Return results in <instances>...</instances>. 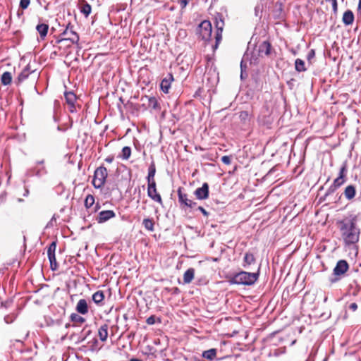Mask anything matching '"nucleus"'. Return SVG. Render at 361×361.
<instances>
[{
	"label": "nucleus",
	"mask_w": 361,
	"mask_h": 361,
	"mask_svg": "<svg viewBox=\"0 0 361 361\" xmlns=\"http://www.w3.org/2000/svg\"><path fill=\"white\" fill-rule=\"evenodd\" d=\"M216 355V350L211 348L202 353V357L205 359L212 360Z\"/></svg>",
	"instance_id": "30"
},
{
	"label": "nucleus",
	"mask_w": 361,
	"mask_h": 361,
	"mask_svg": "<svg viewBox=\"0 0 361 361\" xmlns=\"http://www.w3.org/2000/svg\"><path fill=\"white\" fill-rule=\"evenodd\" d=\"M73 27L74 26L71 23H68L66 27V29L61 34V35L64 36L66 37L59 39L58 42H61L65 40H69L73 44H78L80 37L78 34L74 31Z\"/></svg>",
	"instance_id": "5"
},
{
	"label": "nucleus",
	"mask_w": 361,
	"mask_h": 361,
	"mask_svg": "<svg viewBox=\"0 0 361 361\" xmlns=\"http://www.w3.org/2000/svg\"><path fill=\"white\" fill-rule=\"evenodd\" d=\"M91 11H92V7L87 2H85V4H84L80 8V12L82 14H84L85 17H87L90 14Z\"/></svg>",
	"instance_id": "35"
},
{
	"label": "nucleus",
	"mask_w": 361,
	"mask_h": 361,
	"mask_svg": "<svg viewBox=\"0 0 361 361\" xmlns=\"http://www.w3.org/2000/svg\"><path fill=\"white\" fill-rule=\"evenodd\" d=\"M42 39H44L47 35L49 25L46 23L38 24L36 27Z\"/></svg>",
	"instance_id": "22"
},
{
	"label": "nucleus",
	"mask_w": 361,
	"mask_h": 361,
	"mask_svg": "<svg viewBox=\"0 0 361 361\" xmlns=\"http://www.w3.org/2000/svg\"><path fill=\"white\" fill-rule=\"evenodd\" d=\"M259 276V271L251 273L242 271L234 274L229 280V283L231 284L252 286L258 280Z\"/></svg>",
	"instance_id": "2"
},
{
	"label": "nucleus",
	"mask_w": 361,
	"mask_h": 361,
	"mask_svg": "<svg viewBox=\"0 0 361 361\" xmlns=\"http://www.w3.org/2000/svg\"><path fill=\"white\" fill-rule=\"evenodd\" d=\"M255 262V257L252 253L250 252H246L244 256V262L246 264H244V267H245L246 265H250L252 264H254Z\"/></svg>",
	"instance_id": "33"
},
{
	"label": "nucleus",
	"mask_w": 361,
	"mask_h": 361,
	"mask_svg": "<svg viewBox=\"0 0 361 361\" xmlns=\"http://www.w3.org/2000/svg\"><path fill=\"white\" fill-rule=\"evenodd\" d=\"M182 190L183 188L180 187L177 190L178 202L181 208L185 209L191 200L188 199L187 194L183 193Z\"/></svg>",
	"instance_id": "16"
},
{
	"label": "nucleus",
	"mask_w": 361,
	"mask_h": 361,
	"mask_svg": "<svg viewBox=\"0 0 361 361\" xmlns=\"http://www.w3.org/2000/svg\"><path fill=\"white\" fill-rule=\"evenodd\" d=\"M194 194L197 199L200 200H206L209 197V185L207 183H204L202 186L197 188Z\"/></svg>",
	"instance_id": "12"
},
{
	"label": "nucleus",
	"mask_w": 361,
	"mask_h": 361,
	"mask_svg": "<svg viewBox=\"0 0 361 361\" xmlns=\"http://www.w3.org/2000/svg\"><path fill=\"white\" fill-rule=\"evenodd\" d=\"M56 249V243L52 242L48 247L47 255L50 262L51 269L55 271L58 269V264L55 256V251Z\"/></svg>",
	"instance_id": "8"
},
{
	"label": "nucleus",
	"mask_w": 361,
	"mask_h": 361,
	"mask_svg": "<svg viewBox=\"0 0 361 361\" xmlns=\"http://www.w3.org/2000/svg\"><path fill=\"white\" fill-rule=\"evenodd\" d=\"M156 173V166L154 161H152L148 168V175L147 177V182L155 181L154 176Z\"/></svg>",
	"instance_id": "26"
},
{
	"label": "nucleus",
	"mask_w": 361,
	"mask_h": 361,
	"mask_svg": "<svg viewBox=\"0 0 361 361\" xmlns=\"http://www.w3.org/2000/svg\"><path fill=\"white\" fill-rule=\"evenodd\" d=\"M108 172L106 167L101 166L94 173L92 184L95 188H102L106 183Z\"/></svg>",
	"instance_id": "3"
},
{
	"label": "nucleus",
	"mask_w": 361,
	"mask_h": 361,
	"mask_svg": "<svg viewBox=\"0 0 361 361\" xmlns=\"http://www.w3.org/2000/svg\"><path fill=\"white\" fill-rule=\"evenodd\" d=\"M240 118L241 120H246L249 117V114L247 111H243L240 113Z\"/></svg>",
	"instance_id": "45"
},
{
	"label": "nucleus",
	"mask_w": 361,
	"mask_h": 361,
	"mask_svg": "<svg viewBox=\"0 0 361 361\" xmlns=\"http://www.w3.org/2000/svg\"><path fill=\"white\" fill-rule=\"evenodd\" d=\"M68 111L72 114L76 113L78 111L77 108L80 109V107H81L80 105H76L75 104H72V105H68Z\"/></svg>",
	"instance_id": "41"
},
{
	"label": "nucleus",
	"mask_w": 361,
	"mask_h": 361,
	"mask_svg": "<svg viewBox=\"0 0 361 361\" xmlns=\"http://www.w3.org/2000/svg\"><path fill=\"white\" fill-rule=\"evenodd\" d=\"M142 225L144 226L145 228L149 231H154V222L152 219L147 218L144 219L142 221Z\"/></svg>",
	"instance_id": "31"
},
{
	"label": "nucleus",
	"mask_w": 361,
	"mask_h": 361,
	"mask_svg": "<svg viewBox=\"0 0 361 361\" xmlns=\"http://www.w3.org/2000/svg\"><path fill=\"white\" fill-rule=\"evenodd\" d=\"M99 207H99V204H97L95 206V208H94V212H97Z\"/></svg>",
	"instance_id": "60"
},
{
	"label": "nucleus",
	"mask_w": 361,
	"mask_h": 361,
	"mask_svg": "<svg viewBox=\"0 0 361 361\" xmlns=\"http://www.w3.org/2000/svg\"><path fill=\"white\" fill-rule=\"evenodd\" d=\"M75 310L81 314H86L88 312V305L85 299H80L78 302Z\"/></svg>",
	"instance_id": "17"
},
{
	"label": "nucleus",
	"mask_w": 361,
	"mask_h": 361,
	"mask_svg": "<svg viewBox=\"0 0 361 361\" xmlns=\"http://www.w3.org/2000/svg\"><path fill=\"white\" fill-rule=\"evenodd\" d=\"M116 216L115 212L113 210H104L99 213L97 217V221L99 224H102L108 220L114 218Z\"/></svg>",
	"instance_id": "14"
},
{
	"label": "nucleus",
	"mask_w": 361,
	"mask_h": 361,
	"mask_svg": "<svg viewBox=\"0 0 361 361\" xmlns=\"http://www.w3.org/2000/svg\"><path fill=\"white\" fill-rule=\"evenodd\" d=\"M245 77H247V74L245 73L244 71H241L240 72V78H241V80H243Z\"/></svg>",
	"instance_id": "55"
},
{
	"label": "nucleus",
	"mask_w": 361,
	"mask_h": 361,
	"mask_svg": "<svg viewBox=\"0 0 361 361\" xmlns=\"http://www.w3.org/2000/svg\"><path fill=\"white\" fill-rule=\"evenodd\" d=\"M1 82L4 85H8L12 82V75L10 72H4L1 78Z\"/></svg>",
	"instance_id": "29"
},
{
	"label": "nucleus",
	"mask_w": 361,
	"mask_h": 361,
	"mask_svg": "<svg viewBox=\"0 0 361 361\" xmlns=\"http://www.w3.org/2000/svg\"><path fill=\"white\" fill-rule=\"evenodd\" d=\"M114 159V156H109L105 159V161L108 163H111Z\"/></svg>",
	"instance_id": "51"
},
{
	"label": "nucleus",
	"mask_w": 361,
	"mask_h": 361,
	"mask_svg": "<svg viewBox=\"0 0 361 361\" xmlns=\"http://www.w3.org/2000/svg\"><path fill=\"white\" fill-rule=\"evenodd\" d=\"M349 308L353 311H355L357 309V305L355 302H353L349 305Z\"/></svg>",
	"instance_id": "48"
},
{
	"label": "nucleus",
	"mask_w": 361,
	"mask_h": 361,
	"mask_svg": "<svg viewBox=\"0 0 361 361\" xmlns=\"http://www.w3.org/2000/svg\"><path fill=\"white\" fill-rule=\"evenodd\" d=\"M54 221H56V217H55L54 215L52 216V218L51 219V220L48 223L47 226H52Z\"/></svg>",
	"instance_id": "52"
},
{
	"label": "nucleus",
	"mask_w": 361,
	"mask_h": 361,
	"mask_svg": "<svg viewBox=\"0 0 361 361\" xmlns=\"http://www.w3.org/2000/svg\"><path fill=\"white\" fill-rule=\"evenodd\" d=\"M180 289L178 287H175L173 288V294H179L180 293Z\"/></svg>",
	"instance_id": "53"
},
{
	"label": "nucleus",
	"mask_w": 361,
	"mask_h": 361,
	"mask_svg": "<svg viewBox=\"0 0 361 361\" xmlns=\"http://www.w3.org/2000/svg\"><path fill=\"white\" fill-rule=\"evenodd\" d=\"M104 299V292L102 290H97L92 295V300L98 305H102Z\"/></svg>",
	"instance_id": "25"
},
{
	"label": "nucleus",
	"mask_w": 361,
	"mask_h": 361,
	"mask_svg": "<svg viewBox=\"0 0 361 361\" xmlns=\"http://www.w3.org/2000/svg\"><path fill=\"white\" fill-rule=\"evenodd\" d=\"M172 81H173V76L171 73H168L167 75L162 79L160 88L163 92L166 94L169 92Z\"/></svg>",
	"instance_id": "15"
},
{
	"label": "nucleus",
	"mask_w": 361,
	"mask_h": 361,
	"mask_svg": "<svg viewBox=\"0 0 361 361\" xmlns=\"http://www.w3.org/2000/svg\"><path fill=\"white\" fill-rule=\"evenodd\" d=\"M342 21L345 25H352L354 21V14L352 11L347 10L344 12Z\"/></svg>",
	"instance_id": "21"
},
{
	"label": "nucleus",
	"mask_w": 361,
	"mask_h": 361,
	"mask_svg": "<svg viewBox=\"0 0 361 361\" xmlns=\"http://www.w3.org/2000/svg\"><path fill=\"white\" fill-rule=\"evenodd\" d=\"M214 20L216 31L215 34V44L213 46V49H216L222 39V32L225 24L224 16L220 13H217L214 16Z\"/></svg>",
	"instance_id": "4"
},
{
	"label": "nucleus",
	"mask_w": 361,
	"mask_h": 361,
	"mask_svg": "<svg viewBox=\"0 0 361 361\" xmlns=\"http://www.w3.org/2000/svg\"><path fill=\"white\" fill-rule=\"evenodd\" d=\"M197 209L201 212L204 216H209V212H207L202 207L199 206Z\"/></svg>",
	"instance_id": "46"
},
{
	"label": "nucleus",
	"mask_w": 361,
	"mask_h": 361,
	"mask_svg": "<svg viewBox=\"0 0 361 361\" xmlns=\"http://www.w3.org/2000/svg\"><path fill=\"white\" fill-rule=\"evenodd\" d=\"M28 175L42 177L47 173V170L44 166V160L38 161L36 162V166L32 167L28 171Z\"/></svg>",
	"instance_id": "7"
},
{
	"label": "nucleus",
	"mask_w": 361,
	"mask_h": 361,
	"mask_svg": "<svg viewBox=\"0 0 361 361\" xmlns=\"http://www.w3.org/2000/svg\"><path fill=\"white\" fill-rule=\"evenodd\" d=\"M142 102V106L145 110L152 108V109H158L160 108L157 99L154 97L142 96L140 99Z\"/></svg>",
	"instance_id": "9"
},
{
	"label": "nucleus",
	"mask_w": 361,
	"mask_h": 361,
	"mask_svg": "<svg viewBox=\"0 0 361 361\" xmlns=\"http://www.w3.org/2000/svg\"><path fill=\"white\" fill-rule=\"evenodd\" d=\"M108 329L109 325L107 324H104L100 326L98 329V336L101 341L105 342L108 338Z\"/></svg>",
	"instance_id": "19"
},
{
	"label": "nucleus",
	"mask_w": 361,
	"mask_h": 361,
	"mask_svg": "<svg viewBox=\"0 0 361 361\" xmlns=\"http://www.w3.org/2000/svg\"><path fill=\"white\" fill-rule=\"evenodd\" d=\"M271 52V44L267 42H263L259 47V53L260 54H264L266 56H269Z\"/></svg>",
	"instance_id": "23"
},
{
	"label": "nucleus",
	"mask_w": 361,
	"mask_h": 361,
	"mask_svg": "<svg viewBox=\"0 0 361 361\" xmlns=\"http://www.w3.org/2000/svg\"><path fill=\"white\" fill-rule=\"evenodd\" d=\"M129 361H142V360L140 359H137V358H132Z\"/></svg>",
	"instance_id": "59"
},
{
	"label": "nucleus",
	"mask_w": 361,
	"mask_h": 361,
	"mask_svg": "<svg viewBox=\"0 0 361 361\" xmlns=\"http://www.w3.org/2000/svg\"><path fill=\"white\" fill-rule=\"evenodd\" d=\"M348 269V264L345 260H339L334 269V274L335 276H341L344 274Z\"/></svg>",
	"instance_id": "13"
},
{
	"label": "nucleus",
	"mask_w": 361,
	"mask_h": 361,
	"mask_svg": "<svg viewBox=\"0 0 361 361\" xmlns=\"http://www.w3.org/2000/svg\"><path fill=\"white\" fill-rule=\"evenodd\" d=\"M195 276V269L193 268H189L187 269L183 274V282L184 283H190Z\"/></svg>",
	"instance_id": "24"
},
{
	"label": "nucleus",
	"mask_w": 361,
	"mask_h": 361,
	"mask_svg": "<svg viewBox=\"0 0 361 361\" xmlns=\"http://www.w3.org/2000/svg\"><path fill=\"white\" fill-rule=\"evenodd\" d=\"M28 194H29V190H28V189H27V188H26V189L25 190V192H24V194H23V196H27V195H28Z\"/></svg>",
	"instance_id": "56"
},
{
	"label": "nucleus",
	"mask_w": 361,
	"mask_h": 361,
	"mask_svg": "<svg viewBox=\"0 0 361 361\" xmlns=\"http://www.w3.org/2000/svg\"><path fill=\"white\" fill-rule=\"evenodd\" d=\"M30 4V0H20V7L22 9H26Z\"/></svg>",
	"instance_id": "40"
},
{
	"label": "nucleus",
	"mask_w": 361,
	"mask_h": 361,
	"mask_svg": "<svg viewBox=\"0 0 361 361\" xmlns=\"http://www.w3.org/2000/svg\"><path fill=\"white\" fill-rule=\"evenodd\" d=\"M70 319L73 322L83 324L85 322V319L80 316L76 313H72L70 316Z\"/></svg>",
	"instance_id": "34"
},
{
	"label": "nucleus",
	"mask_w": 361,
	"mask_h": 361,
	"mask_svg": "<svg viewBox=\"0 0 361 361\" xmlns=\"http://www.w3.org/2000/svg\"><path fill=\"white\" fill-rule=\"evenodd\" d=\"M315 57V51L314 49H311L308 52L307 55V60L309 62V63H311V60Z\"/></svg>",
	"instance_id": "39"
},
{
	"label": "nucleus",
	"mask_w": 361,
	"mask_h": 361,
	"mask_svg": "<svg viewBox=\"0 0 361 361\" xmlns=\"http://www.w3.org/2000/svg\"><path fill=\"white\" fill-rule=\"evenodd\" d=\"M337 188H334V185L331 184L330 187L327 189L324 195L320 197V201L322 202L327 200L330 196L334 194Z\"/></svg>",
	"instance_id": "32"
},
{
	"label": "nucleus",
	"mask_w": 361,
	"mask_h": 361,
	"mask_svg": "<svg viewBox=\"0 0 361 361\" xmlns=\"http://www.w3.org/2000/svg\"><path fill=\"white\" fill-rule=\"evenodd\" d=\"M197 203L192 200L189 202V204L186 207V208H194L196 206Z\"/></svg>",
	"instance_id": "47"
},
{
	"label": "nucleus",
	"mask_w": 361,
	"mask_h": 361,
	"mask_svg": "<svg viewBox=\"0 0 361 361\" xmlns=\"http://www.w3.org/2000/svg\"><path fill=\"white\" fill-rule=\"evenodd\" d=\"M332 8H333V11L334 13H336L337 12V10H338V3L337 1L336 2H334L333 4H332Z\"/></svg>",
	"instance_id": "50"
},
{
	"label": "nucleus",
	"mask_w": 361,
	"mask_h": 361,
	"mask_svg": "<svg viewBox=\"0 0 361 361\" xmlns=\"http://www.w3.org/2000/svg\"><path fill=\"white\" fill-rule=\"evenodd\" d=\"M246 65H243V61H242L240 63V70L241 71L245 72Z\"/></svg>",
	"instance_id": "54"
},
{
	"label": "nucleus",
	"mask_w": 361,
	"mask_h": 361,
	"mask_svg": "<svg viewBox=\"0 0 361 361\" xmlns=\"http://www.w3.org/2000/svg\"><path fill=\"white\" fill-rule=\"evenodd\" d=\"M191 0H178L181 8H185Z\"/></svg>",
	"instance_id": "44"
},
{
	"label": "nucleus",
	"mask_w": 361,
	"mask_h": 361,
	"mask_svg": "<svg viewBox=\"0 0 361 361\" xmlns=\"http://www.w3.org/2000/svg\"><path fill=\"white\" fill-rule=\"evenodd\" d=\"M94 342L95 343H97V339H94Z\"/></svg>",
	"instance_id": "63"
},
{
	"label": "nucleus",
	"mask_w": 361,
	"mask_h": 361,
	"mask_svg": "<svg viewBox=\"0 0 361 361\" xmlns=\"http://www.w3.org/2000/svg\"><path fill=\"white\" fill-rule=\"evenodd\" d=\"M221 161L224 164L229 165L231 163V158L230 156H223L221 157Z\"/></svg>",
	"instance_id": "43"
},
{
	"label": "nucleus",
	"mask_w": 361,
	"mask_h": 361,
	"mask_svg": "<svg viewBox=\"0 0 361 361\" xmlns=\"http://www.w3.org/2000/svg\"><path fill=\"white\" fill-rule=\"evenodd\" d=\"M147 195L154 202L162 204V199L159 193L157 191L156 182H147Z\"/></svg>",
	"instance_id": "10"
},
{
	"label": "nucleus",
	"mask_w": 361,
	"mask_h": 361,
	"mask_svg": "<svg viewBox=\"0 0 361 361\" xmlns=\"http://www.w3.org/2000/svg\"><path fill=\"white\" fill-rule=\"evenodd\" d=\"M357 9H358V10H360V9H361V0H359L358 6H357Z\"/></svg>",
	"instance_id": "58"
},
{
	"label": "nucleus",
	"mask_w": 361,
	"mask_h": 361,
	"mask_svg": "<svg viewBox=\"0 0 361 361\" xmlns=\"http://www.w3.org/2000/svg\"><path fill=\"white\" fill-rule=\"evenodd\" d=\"M347 173V164L343 163L340 168L338 176L334 180L332 185L337 189L343 185L346 180L345 176Z\"/></svg>",
	"instance_id": "11"
},
{
	"label": "nucleus",
	"mask_w": 361,
	"mask_h": 361,
	"mask_svg": "<svg viewBox=\"0 0 361 361\" xmlns=\"http://www.w3.org/2000/svg\"><path fill=\"white\" fill-rule=\"evenodd\" d=\"M326 2H331L333 4L334 2H336L337 0H325Z\"/></svg>",
	"instance_id": "57"
},
{
	"label": "nucleus",
	"mask_w": 361,
	"mask_h": 361,
	"mask_svg": "<svg viewBox=\"0 0 361 361\" xmlns=\"http://www.w3.org/2000/svg\"><path fill=\"white\" fill-rule=\"evenodd\" d=\"M295 69L297 72L301 73L307 71L305 61L300 59H297L295 61Z\"/></svg>",
	"instance_id": "28"
},
{
	"label": "nucleus",
	"mask_w": 361,
	"mask_h": 361,
	"mask_svg": "<svg viewBox=\"0 0 361 361\" xmlns=\"http://www.w3.org/2000/svg\"><path fill=\"white\" fill-rule=\"evenodd\" d=\"M341 239L345 246L356 244L360 239V228L357 225V216L350 215L338 221Z\"/></svg>",
	"instance_id": "1"
},
{
	"label": "nucleus",
	"mask_w": 361,
	"mask_h": 361,
	"mask_svg": "<svg viewBox=\"0 0 361 361\" xmlns=\"http://www.w3.org/2000/svg\"><path fill=\"white\" fill-rule=\"evenodd\" d=\"M17 314L15 313H11L7 314L4 317V321L6 324H11L16 319Z\"/></svg>",
	"instance_id": "38"
},
{
	"label": "nucleus",
	"mask_w": 361,
	"mask_h": 361,
	"mask_svg": "<svg viewBox=\"0 0 361 361\" xmlns=\"http://www.w3.org/2000/svg\"><path fill=\"white\" fill-rule=\"evenodd\" d=\"M11 303V301H8V300L3 302H1V307L8 308L10 306Z\"/></svg>",
	"instance_id": "49"
},
{
	"label": "nucleus",
	"mask_w": 361,
	"mask_h": 361,
	"mask_svg": "<svg viewBox=\"0 0 361 361\" xmlns=\"http://www.w3.org/2000/svg\"><path fill=\"white\" fill-rule=\"evenodd\" d=\"M343 194H344L345 197L348 200H353L355 197V195H356L355 187L354 185H348L345 188Z\"/></svg>",
	"instance_id": "20"
},
{
	"label": "nucleus",
	"mask_w": 361,
	"mask_h": 361,
	"mask_svg": "<svg viewBox=\"0 0 361 361\" xmlns=\"http://www.w3.org/2000/svg\"><path fill=\"white\" fill-rule=\"evenodd\" d=\"M212 24L209 20H204L200 24L199 32L202 40H210L212 37Z\"/></svg>",
	"instance_id": "6"
},
{
	"label": "nucleus",
	"mask_w": 361,
	"mask_h": 361,
	"mask_svg": "<svg viewBox=\"0 0 361 361\" xmlns=\"http://www.w3.org/2000/svg\"><path fill=\"white\" fill-rule=\"evenodd\" d=\"M157 320H158V322H159V323H161V319H160V318H157Z\"/></svg>",
	"instance_id": "61"
},
{
	"label": "nucleus",
	"mask_w": 361,
	"mask_h": 361,
	"mask_svg": "<svg viewBox=\"0 0 361 361\" xmlns=\"http://www.w3.org/2000/svg\"><path fill=\"white\" fill-rule=\"evenodd\" d=\"M64 97L68 105L74 104L77 101V97L73 92H66L64 93Z\"/></svg>",
	"instance_id": "27"
},
{
	"label": "nucleus",
	"mask_w": 361,
	"mask_h": 361,
	"mask_svg": "<svg viewBox=\"0 0 361 361\" xmlns=\"http://www.w3.org/2000/svg\"><path fill=\"white\" fill-rule=\"evenodd\" d=\"M156 321L157 317L154 315H151L147 319L146 322L148 325H153L156 323Z\"/></svg>",
	"instance_id": "42"
},
{
	"label": "nucleus",
	"mask_w": 361,
	"mask_h": 361,
	"mask_svg": "<svg viewBox=\"0 0 361 361\" xmlns=\"http://www.w3.org/2000/svg\"><path fill=\"white\" fill-rule=\"evenodd\" d=\"M130 154H131V149L130 147L126 146L122 149L121 157L123 159H128L130 157Z\"/></svg>",
	"instance_id": "37"
},
{
	"label": "nucleus",
	"mask_w": 361,
	"mask_h": 361,
	"mask_svg": "<svg viewBox=\"0 0 361 361\" xmlns=\"http://www.w3.org/2000/svg\"><path fill=\"white\" fill-rule=\"evenodd\" d=\"M336 281V279H331V282H334V281Z\"/></svg>",
	"instance_id": "62"
},
{
	"label": "nucleus",
	"mask_w": 361,
	"mask_h": 361,
	"mask_svg": "<svg viewBox=\"0 0 361 361\" xmlns=\"http://www.w3.org/2000/svg\"><path fill=\"white\" fill-rule=\"evenodd\" d=\"M33 72L34 71L30 70V65H27L21 71V73L18 75L17 78V84L18 85L23 82L28 78L29 75Z\"/></svg>",
	"instance_id": "18"
},
{
	"label": "nucleus",
	"mask_w": 361,
	"mask_h": 361,
	"mask_svg": "<svg viewBox=\"0 0 361 361\" xmlns=\"http://www.w3.org/2000/svg\"><path fill=\"white\" fill-rule=\"evenodd\" d=\"M94 203V197L92 195H87L85 200V206L87 209L90 208Z\"/></svg>",
	"instance_id": "36"
}]
</instances>
